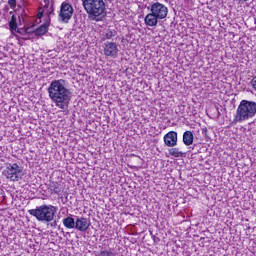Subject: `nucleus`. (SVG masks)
Here are the masks:
<instances>
[{
    "label": "nucleus",
    "instance_id": "nucleus-5",
    "mask_svg": "<svg viewBox=\"0 0 256 256\" xmlns=\"http://www.w3.org/2000/svg\"><path fill=\"white\" fill-rule=\"evenodd\" d=\"M32 217H35L37 221L42 223H51L55 219V214L57 213V207L53 205H41L37 206L35 209L28 211Z\"/></svg>",
    "mask_w": 256,
    "mask_h": 256
},
{
    "label": "nucleus",
    "instance_id": "nucleus-16",
    "mask_svg": "<svg viewBox=\"0 0 256 256\" xmlns=\"http://www.w3.org/2000/svg\"><path fill=\"white\" fill-rule=\"evenodd\" d=\"M169 155L172 157H184L185 153L180 151L179 148L172 147L171 149L168 150Z\"/></svg>",
    "mask_w": 256,
    "mask_h": 256
},
{
    "label": "nucleus",
    "instance_id": "nucleus-25",
    "mask_svg": "<svg viewBox=\"0 0 256 256\" xmlns=\"http://www.w3.org/2000/svg\"><path fill=\"white\" fill-rule=\"evenodd\" d=\"M207 131V127L202 128V135L203 137H205V139L209 138V136L207 135Z\"/></svg>",
    "mask_w": 256,
    "mask_h": 256
},
{
    "label": "nucleus",
    "instance_id": "nucleus-19",
    "mask_svg": "<svg viewBox=\"0 0 256 256\" xmlns=\"http://www.w3.org/2000/svg\"><path fill=\"white\" fill-rule=\"evenodd\" d=\"M98 256H115L112 251L102 250L98 253Z\"/></svg>",
    "mask_w": 256,
    "mask_h": 256
},
{
    "label": "nucleus",
    "instance_id": "nucleus-12",
    "mask_svg": "<svg viewBox=\"0 0 256 256\" xmlns=\"http://www.w3.org/2000/svg\"><path fill=\"white\" fill-rule=\"evenodd\" d=\"M194 139H195V136L193 135L192 131L187 130L183 133L182 141L184 145H186V147H189V145H193Z\"/></svg>",
    "mask_w": 256,
    "mask_h": 256
},
{
    "label": "nucleus",
    "instance_id": "nucleus-21",
    "mask_svg": "<svg viewBox=\"0 0 256 256\" xmlns=\"http://www.w3.org/2000/svg\"><path fill=\"white\" fill-rule=\"evenodd\" d=\"M250 85L252 86V89L256 91V76H254L250 82Z\"/></svg>",
    "mask_w": 256,
    "mask_h": 256
},
{
    "label": "nucleus",
    "instance_id": "nucleus-4",
    "mask_svg": "<svg viewBox=\"0 0 256 256\" xmlns=\"http://www.w3.org/2000/svg\"><path fill=\"white\" fill-rule=\"evenodd\" d=\"M256 115V102L250 100H241L236 109V114L233 119V123H243V121H249Z\"/></svg>",
    "mask_w": 256,
    "mask_h": 256
},
{
    "label": "nucleus",
    "instance_id": "nucleus-11",
    "mask_svg": "<svg viewBox=\"0 0 256 256\" xmlns=\"http://www.w3.org/2000/svg\"><path fill=\"white\" fill-rule=\"evenodd\" d=\"M49 25H51V19L46 20L44 24H42L40 27L35 29L34 35L36 37H41V35H45V33L49 31Z\"/></svg>",
    "mask_w": 256,
    "mask_h": 256
},
{
    "label": "nucleus",
    "instance_id": "nucleus-17",
    "mask_svg": "<svg viewBox=\"0 0 256 256\" xmlns=\"http://www.w3.org/2000/svg\"><path fill=\"white\" fill-rule=\"evenodd\" d=\"M54 5H55V1L51 0L50 7L45 9V11H46L45 13L47 15V21H49V19H51V18H49V17H51V15H54V13H53V11H55V8H53Z\"/></svg>",
    "mask_w": 256,
    "mask_h": 256
},
{
    "label": "nucleus",
    "instance_id": "nucleus-15",
    "mask_svg": "<svg viewBox=\"0 0 256 256\" xmlns=\"http://www.w3.org/2000/svg\"><path fill=\"white\" fill-rule=\"evenodd\" d=\"M49 189L51 193H55L56 195H59V193L61 192V185L57 182H51L49 184Z\"/></svg>",
    "mask_w": 256,
    "mask_h": 256
},
{
    "label": "nucleus",
    "instance_id": "nucleus-10",
    "mask_svg": "<svg viewBox=\"0 0 256 256\" xmlns=\"http://www.w3.org/2000/svg\"><path fill=\"white\" fill-rule=\"evenodd\" d=\"M90 225H91V221H89V219L85 217H79L76 219V224L74 229H77V231H81L82 233H85V231L89 229Z\"/></svg>",
    "mask_w": 256,
    "mask_h": 256
},
{
    "label": "nucleus",
    "instance_id": "nucleus-14",
    "mask_svg": "<svg viewBox=\"0 0 256 256\" xmlns=\"http://www.w3.org/2000/svg\"><path fill=\"white\" fill-rule=\"evenodd\" d=\"M9 27H10V31L12 33H21L19 31V29H17V16L16 15H12V17L9 21Z\"/></svg>",
    "mask_w": 256,
    "mask_h": 256
},
{
    "label": "nucleus",
    "instance_id": "nucleus-26",
    "mask_svg": "<svg viewBox=\"0 0 256 256\" xmlns=\"http://www.w3.org/2000/svg\"><path fill=\"white\" fill-rule=\"evenodd\" d=\"M45 10H42V11H40V12H38V14H37V18L38 19H42L43 18V12H44Z\"/></svg>",
    "mask_w": 256,
    "mask_h": 256
},
{
    "label": "nucleus",
    "instance_id": "nucleus-18",
    "mask_svg": "<svg viewBox=\"0 0 256 256\" xmlns=\"http://www.w3.org/2000/svg\"><path fill=\"white\" fill-rule=\"evenodd\" d=\"M105 37L106 39H112V37H115V31L111 29L106 30Z\"/></svg>",
    "mask_w": 256,
    "mask_h": 256
},
{
    "label": "nucleus",
    "instance_id": "nucleus-2",
    "mask_svg": "<svg viewBox=\"0 0 256 256\" xmlns=\"http://www.w3.org/2000/svg\"><path fill=\"white\" fill-rule=\"evenodd\" d=\"M150 13H148L144 22L147 27H157L159 21L163 19H167V15L169 14V8L160 2H154L148 7Z\"/></svg>",
    "mask_w": 256,
    "mask_h": 256
},
{
    "label": "nucleus",
    "instance_id": "nucleus-23",
    "mask_svg": "<svg viewBox=\"0 0 256 256\" xmlns=\"http://www.w3.org/2000/svg\"><path fill=\"white\" fill-rule=\"evenodd\" d=\"M44 9H49L51 7V0H44Z\"/></svg>",
    "mask_w": 256,
    "mask_h": 256
},
{
    "label": "nucleus",
    "instance_id": "nucleus-20",
    "mask_svg": "<svg viewBox=\"0 0 256 256\" xmlns=\"http://www.w3.org/2000/svg\"><path fill=\"white\" fill-rule=\"evenodd\" d=\"M8 5L11 9H15L17 7V0H8Z\"/></svg>",
    "mask_w": 256,
    "mask_h": 256
},
{
    "label": "nucleus",
    "instance_id": "nucleus-9",
    "mask_svg": "<svg viewBox=\"0 0 256 256\" xmlns=\"http://www.w3.org/2000/svg\"><path fill=\"white\" fill-rule=\"evenodd\" d=\"M178 135L176 131H170L164 136V144L166 147H176Z\"/></svg>",
    "mask_w": 256,
    "mask_h": 256
},
{
    "label": "nucleus",
    "instance_id": "nucleus-6",
    "mask_svg": "<svg viewBox=\"0 0 256 256\" xmlns=\"http://www.w3.org/2000/svg\"><path fill=\"white\" fill-rule=\"evenodd\" d=\"M2 174L10 181H19V179L23 178V168L17 165V163L8 164Z\"/></svg>",
    "mask_w": 256,
    "mask_h": 256
},
{
    "label": "nucleus",
    "instance_id": "nucleus-24",
    "mask_svg": "<svg viewBox=\"0 0 256 256\" xmlns=\"http://www.w3.org/2000/svg\"><path fill=\"white\" fill-rule=\"evenodd\" d=\"M26 33H35V26L32 25L31 27H28V28L26 29Z\"/></svg>",
    "mask_w": 256,
    "mask_h": 256
},
{
    "label": "nucleus",
    "instance_id": "nucleus-3",
    "mask_svg": "<svg viewBox=\"0 0 256 256\" xmlns=\"http://www.w3.org/2000/svg\"><path fill=\"white\" fill-rule=\"evenodd\" d=\"M84 10L91 21H103L107 15L105 12V1L103 0H81Z\"/></svg>",
    "mask_w": 256,
    "mask_h": 256
},
{
    "label": "nucleus",
    "instance_id": "nucleus-7",
    "mask_svg": "<svg viewBox=\"0 0 256 256\" xmlns=\"http://www.w3.org/2000/svg\"><path fill=\"white\" fill-rule=\"evenodd\" d=\"M73 13V6L69 3L63 2L60 7L58 21H60V23H69V21H71V17H73Z\"/></svg>",
    "mask_w": 256,
    "mask_h": 256
},
{
    "label": "nucleus",
    "instance_id": "nucleus-22",
    "mask_svg": "<svg viewBox=\"0 0 256 256\" xmlns=\"http://www.w3.org/2000/svg\"><path fill=\"white\" fill-rule=\"evenodd\" d=\"M27 14H25V9H22V13L21 14H18V19H19V22L21 23V19L23 21L24 17L26 16Z\"/></svg>",
    "mask_w": 256,
    "mask_h": 256
},
{
    "label": "nucleus",
    "instance_id": "nucleus-8",
    "mask_svg": "<svg viewBox=\"0 0 256 256\" xmlns=\"http://www.w3.org/2000/svg\"><path fill=\"white\" fill-rule=\"evenodd\" d=\"M104 55L106 57H112V59H116L119 55V46L115 42H107L104 44Z\"/></svg>",
    "mask_w": 256,
    "mask_h": 256
},
{
    "label": "nucleus",
    "instance_id": "nucleus-1",
    "mask_svg": "<svg viewBox=\"0 0 256 256\" xmlns=\"http://www.w3.org/2000/svg\"><path fill=\"white\" fill-rule=\"evenodd\" d=\"M48 95L58 109H69V104L73 97V92L67 87V81L64 79L53 80L48 89Z\"/></svg>",
    "mask_w": 256,
    "mask_h": 256
},
{
    "label": "nucleus",
    "instance_id": "nucleus-13",
    "mask_svg": "<svg viewBox=\"0 0 256 256\" xmlns=\"http://www.w3.org/2000/svg\"><path fill=\"white\" fill-rule=\"evenodd\" d=\"M75 224L76 220L71 216L63 219V225L66 229H75Z\"/></svg>",
    "mask_w": 256,
    "mask_h": 256
}]
</instances>
